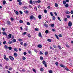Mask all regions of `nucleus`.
<instances>
[{
	"label": "nucleus",
	"instance_id": "1",
	"mask_svg": "<svg viewBox=\"0 0 73 73\" xmlns=\"http://www.w3.org/2000/svg\"><path fill=\"white\" fill-rule=\"evenodd\" d=\"M68 25L69 27H72V22L69 21L68 24Z\"/></svg>",
	"mask_w": 73,
	"mask_h": 73
},
{
	"label": "nucleus",
	"instance_id": "2",
	"mask_svg": "<svg viewBox=\"0 0 73 73\" xmlns=\"http://www.w3.org/2000/svg\"><path fill=\"white\" fill-rule=\"evenodd\" d=\"M9 58H10L11 61H13V60H14V58L12 56H9Z\"/></svg>",
	"mask_w": 73,
	"mask_h": 73
},
{
	"label": "nucleus",
	"instance_id": "3",
	"mask_svg": "<svg viewBox=\"0 0 73 73\" xmlns=\"http://www.w3.org/2000/svg\"><path fill=\"white\" fill-rule=\"evenodd\" d=\"M8 36H9V37H7V38L8 39H9V38H11V37H12V34H9L8 35Z\"/></svg>",
	"mask_w": 73,
	"mask_h": 73
},
{
	"label": "nucleus",
	"instance_id": "4",
	"mask_svg": "<svg viewBox=\"0 0 73 73\" xmlns=\"http://www.w3.org/2000/svg\"><path fill=\"white\" fill-rule=\"evenodd\" d=\"M34 18V17L33 15H31V16H30V19L31 20H32Z\"/></svg>",
	"mask_w": 73,
	"mask_h": 73
},
{
	"label": "nucleus",
	"instance_id": "5",
	"mask_svg": "<svg viewBox=\"0 0 73 73\" xmlns=\"http://www.w3.org/2000/svg\"><path fill=\"white\" fill-rule=\"evenodd\" d=\"M38 47L39 48H42V45L41 44H39L38 46Z\"/></svg>",
	"mask_w": 73,
	"mask_h": 73
},
{
	"label": "nucleus",
	"instance_id": "6",
	"mask_svg": "<svg viewBox=\"0 0 73 73\" xmlns=\"http://www.w3.org/2000/svg\"><path fill=\"white\" fill-rule=\"evenodd\" d=\"M38 36L39 37H40L41 38H42V37L41 36V33H39L38 34Z\"/></svg>",
	"mask_w": 73,
	"mask_h": 73
},
{
	"label": "nucleus",
	"instance_id": "7",
	"mask_svg": "<svg viewBox=\"0 0 73 73\" xmlns=\"http://www.w3.org/2000/svg\"><path fill=\"white\" fill-rule=\"evenodd\" d=\"M60 66H61V67H62V68H65V66H64V65L60 64Z\"/></svg>",
	"mask_w": 73,
	"mask_h": 73
},
{
	"label": "nucleus",
	"instance_id": "8",
	"mask_svg": "<svg viewBox=\"0 0 73 73\" xmlns=\"http://www.w3.org/2000/svg\"><path fill=\"white\" fill-rule=\"evenodd\" d=\"M14 56L15 57H17V53H15L14 54Z\"/></svg>",
	"mask_w": 73,
	"mask_h": 73
},
{
	"label": "nucleus",
	"instance_id": "9",
	"mask_svg": "<svg viewBox=\"0 0 73 73\" xmlns=\"http://www.w3.org/2000/svg\"><path fill=\"white\" fill-rule=\"evenodd\" d=\"M7 24H8L9 25H11V22L9 21H7Z\"/></svg>",
	"mask_w": 73,
	"mask_h": 73
},
{
	"label": "nucleus",
	"instance_id": "10",
	"mask_svg": "<svg viewBox=\"0 0 73 73\" xmlns=\"http://www.w3.org/2000/svg\"><path fill=\"white\" fill-rule=\"evenodd\" d=\"M3 35H5L6 36H7V34L5 33L4 32H3Z\"/></svg>",
	"mask_w": 73,
	"mask_h": 73
},
{
	"label": "nucleus",
	"instance_id": "11",
	"mask_svg": "<svg viewBox=\"0 0 73 73\" xmlns=\"http://www.w3.org/2000/svg\"><path fill=\"white\" fill-rule=\"evenodd\" d=\"M38 17L40 20H41V15H39L38 16Z\"/></svg>",
	"mask_w": 73,
	"mask_h": 73
},
{
	"label": "nucleus",
	"instance_id": "12",
	"mask_svg": "<svg viewBox=\"0 0 73 73\" xmlns=\"http://www.w3.org/2000/svg\"><path fill=\"white\" fill-rule=\"evenodd\" d=\"M66 14H69V13H70V12L68 11H66Z\"/></svg>",
	"mask_w": 73,
	"mask_h": 73
},
{
	"label": "nucleus",
	"instance_id": "13",
	"mask_svg": "<svg viewBox=\"0 0 73 73\" xmlns=\"http://www.w3.org/2000/svg\"><path fill=\"white\" fill-rule=\"evenodd\" d=\"M45 33L46 34H47V33H49V31L48 30H46L45 31Z\"/></svg>",
	"mask_w": 73,
	"mask_h": 73
},
{
	"label": "nucleus",
	"instance_id": "14",
	"mask_svg": "<svg viewBox=\"0 0 73 73\" xmlns=\"http://www.w3.org/2000/svg\"><path fill=\"white\" fill-rule=\"evenodd\" d=\"M5 4H6V1H3V5H5Z\"/></svg>",
	"mask_w": 73,
	"mask_h": 73
},
{
	"label": "nucleus",
	"instance_id": "15",
	"mask_svg": "<svg viewBox=\"0 0 73 73\" xmlns=\"http://www.w3.org/2000/svg\"><path fill=\"white\" fill-rule=\"evenodd\" d=\"M55 36L56 37V38H57V39H58V40L59 39V38H58V36H57V35H55Z\"/></svg>",
	"mask_w": 73,
	"mask_h": 73
},
{
	"label": "nucleus",
	"instance_id": "16",
	"mask_svg": "<svg viewBox=\"0 0 73 73\" xmlns=\"http://www.w3.org/2000/svg\"><path fill=\"white\" fill-rule=\"evenodd\" d=\"M44 26L45 27H46V28H48V25L44 24Z\"/></svg>",
	"mask_w": 73,
	"mask_h": 73
},
{
	"label": "nucleus",
	"instance_id": "17",
	"mask_svg": "<svg viewBox=\"0 0 73 73\" xmlns=\"http://www.w3.org/2000/svg\"><path fill=\"white\" fill-rule=\"evenodd\" d=\"M48 54V52H44V55L45 56H46Z\"/></svg>",
	"mask_w": 73,
	"mask_h": 73
},
{
	"label": "nucleus",
	"instance_id": "18",
	"mask_svg": "<svg viewBox=\"0 0 73 73\" xmlns=\"http://www.w3.org/2000/svg\"><path fill=\"white\" fill-rule=\"evenodd\" d=\"M8 46L7 45H5L4 46V48L5 49H8Z\"/></svg>",
	"mask_w": 73,
	"mask_h": 73
},
{
	"label": "nucleus",
	"instance_id": "19",
	"mask_svg": "<svg viewBox=\"0 0 73 73\" xmlns=\"http://www.w3.org/2000/svg\"><path fill=\"white\" fill-rule=\"evenodd\" d=\"M55 6L56 7H58V4H57V3H56L55 4Z\"/></svg>",
	"mask_w": 73,
	"mask_h": 73
},
{
	"label": "nucleus",
	"instance_id": "20",
	"mask_svg": "<svg viewBox=\"0 0 73 73\" xmlns=\"http://www.w3.org/2000/svg\"><path fill=\"white\" fill-rule=\"evenodd\" d=\"M15 14L17 15H18L19 14V13L17 11H16L15 12Z\"/></svg>",
	"mask_w": 73,
	"mask_h": 73
},
{
	"label": "nucleus",
	"instance_id": "21",
	"mask_svg": "<svg viewBox=\"0 0 73 73\" xmlns=\"http://www.w3.org/2000/svg\"><path fill=\"white\" fill-rule=\"evenodd\" d=\"M42 63L44 65H45L46 64V62L44 61H43Z\"/></svg>",
	"mask_w": 73,
	"mask_h": 73
},
{
	"label": "nucleus",
	"instance_id": "22",
	"mask_svg": "<svg viewBox=\"0 0 73 73\" xmlns=\"http://www.w3.org/2000/svg\"><path fill=\"white\" fill-rule=\"evenodd\" d=\"M8 43L9 44H12V41H9L8 42Z\"/></svg>",
	"mask_w": 73,
	"mask_h": 73
},
{
	"label": "nucleus",
	"instance_id": "23",
	"mask_svg": "<svg viewBox=\"0 0 73 73\" xmlns=\"http://www.w3.org/2000/svg\"><path fill=\"white\" fill-rule=\"evenodd\" d=\"M8 48L10 50H12V47H8Z\"/></svg>",
	"mask_w": 73,
	"mask_h": 73
},
{
	"label": "nucleus",
	"instance_id": "24",
	"mask_svg": "<svg viewBox=\"0 0 73 73\" xmlns=\"http://www.w3.org/2000/svg\"><path fill=\"white\" fill-rule=\"evenodd\" d=\"M55 19H56V18H55V17L53 16L52 17V20H55Z\"/></svg>",
	"mask_w": 73,
	"mask_h": 73
},
{
	"label": "nucleus",
	"instance_id": "25",
	"mask_svg": "<svg viewBox=\"0 0 73 73\" xmlns=\"http://www.w3.org/2000/svg\"><path fill=\"white\" fill-rule=\"evenodd\" d=\"M1 30L2 31H5V28H4L3 27H2L1 28Z\"/></svg>",
	"mask_w": 73,
	"mask_h": 73
},
{
	"label": "nucleus",
	"instance_id": "26",
	"mask_svg": "<svg viewBox=\"0 0 73 73\" xmlns=\"http://www.w3.org/2000/svg\"><path fill=\"white\" fill-rule=\"evenodd\" d=\"M47 41H48L49 42H52V40H51L50 39H48V40H47Z\"/></svg>",
	"mask_w": 73,
	"mask_h": 73
},
{
	"label": "nucleus",
	"instance_id": "27",
	"mask_svg": "<svg viewBox=\"0 0 73 73\" xmlns=\"http://www.w3.org/2000/svg\"><path fill=\"white\" fill-rule=\"evenodd\" d=\"M13 42H15L16 41V39H14L13 40Z\"/></svg>",
	"mask_w": 73,
	"mask_h": 73
},
{
	"label": "nucleus",
	"instance_id": "28",
	"mask_svg": "<svg viewBox=\"0 0 73 73\" xmlns=\"http://www.w3.org/2000/svg\"><path fill=\"white\" fill-rule=\"evenodd\" d=\"M27 45H28V44H27V43H24V46H27Z\"/></svg>",
	"mask_w": 73,
	"mask_h": 73
},
{
	"label": "nucleus",
	"instance_id": "29",
	"mask_svg": "<svg viewBox=\"0 0 73 73\" xmlns=\"http://www.w3.org/2000/svg\"><path fill=\"white\" fill-rule=\"evenodd\" d=\"M68 6L69 5H68V4H66V5H65V7H66V8H68Z\"/></svg>",
	"mask_w": 73,
	"mask_h": 73
},
{
	"label": "nucleus",
	"instance_id": "30",
	"mask_svg": "<svg viewBox=\"0 0 73 73\" xmlns=\"http://www.w3.org/2000/svg\"><path fill=\"white\" fill-rule=\"evenodd\" d=\"M65 70H67V71H70V70H69V69H68V68H65Z\"/></svg>",
	"mask_w": 73,
	"mask_h": 73
},
{
	"label": "nucleus",
	"instance_id": "31",
	"mask_svg": "<svg viewBox=\"0 0 73 73\" xmlns=\"http://www.w3.org/2000/svg\"><path fill=\"white\" fill-rule=\"evenodd\" d=\"M35 31H38V28H35Z\"/></svg>",
	"mask_w": 73,
	"mask_h": 73
},
{
	"label": "nucleus",
	"instance_id": "32",
	"mask_svg": "<svg viewBox=\"0 0 73 73\" xmlns=\"http://www.w3.org/2000/svg\"><path fill=\"white\" fill-rule=\"evenodd\" d=\"M43 70H44V69H43L42 68H41L40 69V70L41 72H42V71H43Z\"/></svg>",
	"mask_w": 73,
	"mask_h": 73
},
{
	"label": "nucleus",
	"instance_id": "33",
	"mask_svg": "<svg viewBox=\"0 0 73 73\" xmlns=\"http://www.w3.org/2000/svg\"><path fill=\"white\" fill-rule=\"evenodd\" d=\"M29 3H30V4H32V3H33V2H32V0H30L29 1Z\"/></svg>",
	"mask_w": 73,
	"mask_h": 73
},
{
	"label": "nucleus",
	"instance_id": "34",
	"mask_svg": "<svg viewBox=\"0 0 73 73\" xmlns=\"http://www.w3.org/2000/svg\"><path fill=\"white\" fill-rule=\"evenodd\" d=\"M6 42L5 41H4L3 42V44L4 45H5V44H6Z\"/></svg>",
	"mask_w": 73,
	"mask_h": 73
},
{
	"label": "nucleus",
	"instance_id": "35",
	"mask_svg": "<svg viewBox=\"0 0 73 73\" xmlns=\"http://www.w3.org/2000/svg\"><path fill=\"white\" fill-rule=\"evenodd\" d=\"M19 22L20 23H23V21L22 20H20L19 21Z\"/></svg>",
	"mask_w": 73,
	"mask_h": 73
},
{
	"label": "nucleus",
	"instance_id": "36",
	"mask_svg": "<svg viewBox=\"0 0 73 73\" xmlns=\"http://www.w3.org/2000/svg\"><path fill=\"white\" fill-rule=\"evenodd\" d=\"M19 5H22V2H19Z\"/></svg>",
	"mask_w": 73,
	"mask_h": 73
},
{
	"label": "nucleus",
	"instance_id": "37",
	"mask_svg": "<svg viewBox=\"0 0 73 73\" xmlns=\"http://www.w3.org/2000/svg\"><path fill=\"white\" fill-rule=\"evenodd\" d=\"M58 36L59 37H61L62 36V35L61 34H60Z\"/></svg>",
	"mask_w": 73,
	"mask_h": 73
},
{
	"label": "nucleus",
	"instance_id": "38",
	"mask_svg": "<svg viewBox=\"0 0 73 73\" xmlns=\"http://www.w3.org/2000/svg\"><path fill=\"white\" fill-rule=\"evenodd\" d=\"M33 70L34 72H35V73H36V70H35V69L34 68H33Z\"/></svg>",
	"mask_w": 73,
	"mask_h": 73
},
{
	"label": "nucleus",
	"instance_id": "39",
	"mask_svg": "<svg viewBox=\"0 0 73 73\" xmlns=\"http://www.w3.org/2000/svg\"><path fill=\"white\" fill-rule=\"evenodd\" d=\"M54 24H52L51 25V27H54Z\"/></svg>",
	"mask_w": 73,
	"mask_h": 73
},
{
	"label": "nucleus",
	"instance_id": "40",
	"mask_svg": "<svg viewBox=\"0 0 73 73\" xmlns=\"http://www.w3.org/2000/svg\"><path fill=\"white\" fill-rule=\"evenodd\" d=\"M63 4H66V1H64L63 2Z\"/></svg>",
	"mask_w": 73,
	"mask_h": 73
},
{
	"label": "nucleus",
	"instance_id": "41",
	"mask_svg": "<svg viewBox=\"0 0 73 73\" xmlns=\"http://www.w3.org/2000/svg\"><path fill=\"white\" fill-rule=\"evenodd\" d=\"M26 59V58H25V57H23V60H25V59Z\"/></svg>",
	"mask_w": 73,
	"mask_h": 73
},
{
	"label": "nucleus",
	"instance_id": "42",
	"mask_svg": "<svg viewBox=\"0 0 73 73\" xmlns=\"http://www.w3.org/2000/svg\"><path fill=\"white\" fill-rule=\"evenodd\" d=\"M14 51H15V52H17V48H15L14 49Z\"/></svg>",
	"mask_w": 73,
	"mask_h": 73
},
{
	"label": "nucleus",
	"instance_id": "43",
	"mask_svg": "<svg viewBox=\"0 0 73 73\" xmlns=\"http://www.w3.org/2000/svg\"><path fill=\"white\" fill-rule=\"evenodd\" d=\"M27 53L26 52H24L23 53V54H24V55H25V56H26V55H27Z\"/></svg>",
	"mask_w": 73,
	"mask_h": 73
},
{
	"label": "nucleus",
	"instance_id": "44",
	"mask_svg": "<svg viewBox=\"0 0 73 73\" xmlns=\"http://www.w3.org/2000/svg\"><path fill=\"white\" fill-rule=\"evenodd\" d=\"M4 58L5 59H5H6V56L5 55H4Z\"/></svg>",
	"mask_w": 73,
	"mask_h": 73
},
{
	"label": "nucleus",
	"instance_id": "45",
	"mask_svg": "<svg viewBox=\"0 0 73 73\" xmlns=\"http://www.w3.org/2000/svg\"><path fill=\"white\" fill-rule=\"evenodd\" d=\"M50 15H51V16H53V13H52V12L50 13Z\"/></svg>",
	"mask_w": 73,
	"mask_h": 73
},
{
	"label": "nucleus",
	"instance_id": "46",
	"mask_svg": "<svg viewBox=\"0 0 73 73\" xmlns=\"http://www.w3.org/2000/svg\"><path fill=\"white\" fill-rule=\"evenodd\" d=\"M19 41H23V40H22V39H19Z\"/></svg>",
	"mask_w": 73,
	"mask_h": 73
},
{
	"label": "nucleus",
	"instance_id": "47",
	"mask_svg": "<svg viewBox=\"0 0 73 73\" xmlns=\"http://www.w3.org/2000/svg\"><path fill=\"white\" fill-rule=\"evenodd\" d=\"M19 13L21 15H23V12L21 11H19Z\"/></svg>",
	"mask_w": 73,
	"mask_h": 73
},
{
	"label": "nucleus",
	"instance_id": "48",
	"mask_svg": "<svg viewBox=\"0 0 73 73\" xmlns=\"http://www.w3.org/2000/svg\"><path fill=\"white\" fill-rule=\"evenodd\" d=\"M40 60H43V57H42V56L40 57Z\"/></svg>",
	"mask_w": 73,
	"mask_h": 73
},
{
	"label": "nucleus",
	"instance_id": "49",
	"mask_svg": "<svg viewBox=\"0 0 73 73\" xmlns=\"http://www.w3.org/2000/svg\"><path fill=\"white\" fill-rule=\"evenodd\" d=\"M58 20H59V21H61V19H60V17H58Z\"/></svg>",
	"mask_w": 73,
	"mask_h": 73
},
{
	"label": "nucleus",
	"instance_id": "50",
	"mask_svg": "<svg viewBox=\"0 0 73 73\" xmlns=\"http://www.w3.org/2000/svg\"><path fill=\"white\" fill-rule=\"evenodd\" d=\"M27 34V32H25L23 33L22 34L23 35H26Z\"/></svg>",
	"mask_w": 73,
	"mask_h": 73
},
{
	"label": "nucleus",
	"instance_id": "51",
	"mask_svg": "<svg viewBox=\"0 0 73 73\" xmlns=\"http://www.w3.org/2000/svg\"><path fill=\"white\" fill-rule=\"evenodd\" d=\"M5 60L6 61H9V58H6Z\"/></svg>",
	"mask_w": 73,
	"mask_h": 73
},
{
	"label": "nucleus",
	"instance_id": "52",
	"mask_svg": "<svg viewBox=\"0 0 73 73\" xmlns=\"http://www.w3.org/2000/svg\"><path fill=\"white\" fill-rule=\"evenodd\" d=\"M64 21H68V19L67 18L64 19Z\"/></svg>",
	"mask_w": 73,
	"mask_h": 73
},
{
	"label": "nucleus",
	"instance_id": "53",
	"mask_svg": "<svg viewBox=\"0 0 73 73\" xmlns=\"http://www.w3.org/2000/svg\"><path fill=\"white\" fill-rule=\"evenodd\" d=\"M37 2L38 3H41V1L40 0H38Z\"/></svg>",
	"mask_w": 73,
	"mask_h": 73
},
{
	"label": "nucleus",
	"instance_id": "54",
	"mask_svg": "<svg viewBox=\"0 0 73 73\" xmlns=\"http://www.w3.org/2000/svg\"><path fill=\"white\" fill-rule=\"evenodd\" d=\"M44 12L45 13H47V11L46 10H44Z\"/></svg>",
	"mask_w": 73,
	"mask_h": 73
},
{
	"label": "nucleus",
	"instance_id": "55",
	"mask_svg": "<svg viewBox=\"0 0 73 73\" xmlns=\"http://www.w3.org/2000/svg\"><path fill=\"white\" fill-rule=\"evenodd\" d=\"M55 64L56 65H58V62H56L55 63Z\"/></svg>",
	"mask_w": 73,
	"mask_h": 73
},
{
	"label": "nucleus",
	"instance_id": "56",
	"mask_svg": "<svg viewBox=\"0 0 73 73\" xmlns=\"http://www.w3.org/2000/svg\"><path fill=\"white\" fill-rule=\"evenodd\" d=\"M29 37H31V35L29 34H28L27 35Z\"/></svg>",
	"mask_w": 73,
	"mask_h": 73
},
{
	"label": "nucleus",
	"instance_id": "57",
	"mask_svg": "<svg viewBox=\"0 0 73 73\" xmlns=\"http://www.w3.org/2000/svg\"><path fill=\"white\" fill-rule=\"evenodd\" d=\"M40 54H43V53L41 51H40Z\"/></svg>",
	"mask_w": 73,
	"mask_h": 73
},
{
	"label": "nucleus",
	"instance_id": "58",
	"mask_svg": "<svg viewBox=\"0 0 73 73\" xmlns=\"http://www.w3.org/2000/svg\"><path fill=\"white\" fill-rule=\"evenodd\" d=\"M54 14H55V16H57V13H56V12H55L54 13Z\"/></svg>",
	"mask_w": 73,
	"mask_h": 73
},
{
	"label": "nucleus",
	"instance_id": "59",
	"mask_svg": "<svg viewBox=\"0 0 73 73\" xmlns=\"http://www.w3.org/2000/svg\"><path fill=\"white\" fill-rule=\"evenodd\" d=\"M66 46L67 47V48H69V46L68 45V44H66Z\"/></svg>",
	"mask_w": 73,
	"mask_h": 73
},
{
	"label": "nucleus",
	"instance_id": "60",
	"mask_svg": "<svg viewBox=\"0 0 73 73\" xmlns=\"http://www.w3.org/2000/svg\"><path fill=\"white\" fill-rule=\"evenodd\" d=\"M67 17L68 18H70V16L69 15H68L67 16Z\"/></svg>",
	"mask_w": 73,
	"mask_h": 73
},
{
	"label": "nucleus",
	"instance_id": "61",
	"mask_svg": "<svg viewBox=\"0 0 73 73\" xmlns=\"http://www.w3.org/2000/svg\"><path fill=\"white\" fill-rule=\"evenodd\" d=\"M27 24L28 25H30V23H29V22H27Z\"/></svg>",
	"mask_w": 73,
	"mask_h": 73
},
{
	"label": "nucleus",
	"instance_id": "62",
	"mask_svg": "<svg viewBox=\"0 0 73 73\" xmlns=\"http://www.w3.org/2000/svg\"><path fill=\"white\" fill-rule=\"evenodd\" d=\"M28 53L29 54H31V51H29Z\"/></svg>",
	"mask_w": 73,
	"mask_h": 73
},
{
	"label": "nucleus",
	"instance_id": "63",
	"mask_svg": "<svg viewBox=\"0 0 73 73\" xmlns=\"http://www.w3.org/2000/svg\"><path fill=\"white\" fill-rule=\"evenodd\" d=\"M49 73H52V70H50L49 71Z\"/></svg>",
	"mask_w": 73,
	"mask_h": 73
},
{
	"label": "nucleus",
	"instance_id": "64",
	"mask_svg": "<svg viewBox=\"0 0 73 73\" xmlns=\"http://www.w3.org/2000/svg\"><path fill=\"white\" fill-rule=\"evenodd\" d=\"M70 13L71 14H73V11L72 10L70 12Z\"/></svg>",
	"mask_w": 73,
	"mask_h": 73
}]
</instances>
